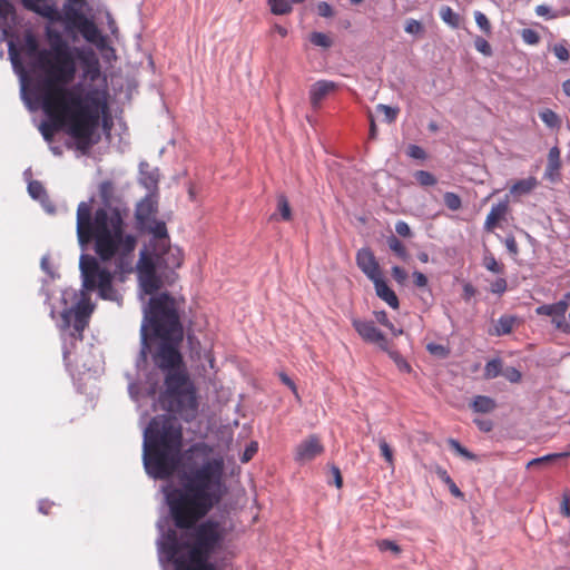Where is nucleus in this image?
I'll return each mask as SVG.
<instances>
[{
	"instance_id": "6",
	"label": "nucleus",
	"mask_w": 570,
	"mask_h": 570,
	"mask_svg": "<svg viewBox=\"0 0 570 570\" xmlns=\"http://www.w3.org/2000/svg\"><path fill=\"white\" fill-rule=\"evenodd\" d=\"M45 35L49 41V48H42L41 61L50 62L53 66L51 67L52 78L57 86L68 88L67 86L75 80L77 72L72 50L59 30L46 27Z\"/></svg>"
},
{
	"instance_id": "52",
	"label": "nucleus",
	"mask_w": 570,
	"mask_h": 570,
	"mask_svg": "<svg viewBox=\"0 0 570 570\" xmlns=\"http://www.w3.org/2000/svg\"><path fill=\"white\" fill-rule=\"evenodd\" d=\"M317 12L321 17L324 18H330L334 14L332 6L325 1L318 2Z\"/></svg>"
},
{
	"instance_id": "29",
	"label": "nucleus",
	"mask_w": 570,
	"mask_h": 570,
	"mask_svg": "<svg viewBox=\"0 0 570 570\" xmlns=\"http://www.w3.org/2000/svg\"><path fill=\"white\" fill-rule=\"evenodd\" d=\"M273 14H288L292 12L289 0H267Z\"/></svg>"
},
{
	"instance_id": "58",
	"label": "nucleus",
	"mask_w": 570,
	"mask_h": 570,
	"mask_svg": "<svg viewBox=\"0 0 570 570\" xmlns=\"http://www.w3.org/2000/svg\"><path fill=\"white\" fill-rule=\"evenodd\" d=\"M395 230L402 237L411 236V229H410L409 225L405 222H399L395 225Z\"/></svg>"
},
{
	"instance_id": "55",
	"label": "nucleus",
	"mask_w": 570,
	"mask_h": 570,
	"mask_svg": "<svg viewBox=\"0 0 570 570\" xmlns=\"http://www.w3.org/2000/svg\"><path fill=\"white\" fill-rule=\"evenodd\" d=\"M9 56H10L13 68L16 70L19 69V70L23 71L22 62L19 58L18 52L13 48V46H10V48H9Z\"/></svg>"
},
{
	"instance_id": "42",
	"label": "nucleus",
	"mask_w": 570,
	"mask_h": 570,
	"mask_svg": "<svg viewBox=\"0 0 570 570\" xmlns=\"http://www.w3.org/2000/svg\"><path fill=\"white\" fill-rule=\"evenodd\" d=\"M379 446H380L382 456L385 459V461L389 463V465L393 468L394 466L393 450L391 449L389 443L384 439H381L379 441Z\"/></svg>"
},
{
	"instance_id": "40",
	"label": "nucleus",
	"mask_w": 570,
	"mask_h": 570,
	"mask_svg": "<svg viewBox=\"0 0 570 570\" xmlns=\"http://www.w3.org/2000/svg\"><path fill=\"white\" fill-rule=\"evenodd\" d=\"M443 202L445 206L452 212L459 210L462 204L460 196L451 191L444 194Z\"/></svg>"
},
{
	"instance_id": "44",
	"label": "nucleus",
	"mask_w": 570,
	"mask_h": 570,
	"mask_svg": "<svg viewBox=\"0 0 570 570\" xmlns=\"http://www.w3.org/2000/svg\"><path fill=\"white\" fill-rule=\"evenodd\" d=\"M521 38L527 45H538L540 42V36L539 33L530 28L523 29L521 31Z\"/></svg>"
},
{
	"instance_id": "56",
	"label": "nucleus",
	"mask_w": 570,
	"mask_h": 570,
	"mask_svg": "<svg viewBox=\"0 0 570 570\" xmlns=\"http://www.w3.org/2000/svg\"><path fill=\"white\" fill-rule=\"evenodd\" d=\"M504 243H505V246L511 255H513V256L518 255L519 248H518L517 240L513 236L507 237Z\"/></svg>"
},
{
	"instance_id": "9",
	"label": "nucleus",
	"mask_w": 570,
	"mask_h": 570,
	"mask_svg": "<svg viewBox=\"0 0 570 570\" xmlns=\"http://www.w3.org/2000/svg\"><path fill=\"white\" fill-rule=\"evenodd\" d=\"M79 267L82 286L87 291H98L99 296L104 299L114 301L117 298V292L112 286V274L107 268L101 267L96 257L82 254Z\"/></svg>"
},
{
	"instance_id": "13",
	"label": "nucleus",
	"mask_w": 570,
	"mask_h": 570,
	"mask_svg": "<svg viewBox=\"0 0 570 570\" xmlns=\"http://www.w3.org/2000/svg\"><path fill=\"white\" fill-rule=\"evenodd\" d=\"M181 341L160 340V344L153 355L155 365L167 373L183 367V356L179 352Z\"/></svg>"
},
{
	"instance_id": "26",
	"label": "nucleus",
	"mask_w": 570,
	"mask_h": 570,
	"mask_svg": "<svg viewBox=\"0 0 570 570\" xmlns=\"http://www.w3.org/2000/svg\"><path fill=\"white\" fill-rule=\"evenodd\" d=\"M514 324L515 317L503 315L498 320L493 334L498 336L510 334L513 330Z\"/></svg>"
},
{
	"instance_id": "62",
	"label": "nucleus",
	"mask_w": 570,
	"mask_h": 570,
	"mask_svg": "<svg viewBox=\"0 0 570 570\" xmlns=\"http://www.w3.org/2000/svg\"><path fill=\"white\" fill-rule=\"evenodd\" d=\"M53 507V502L47 500V499H43V500H40L39 501V504H38V510L39 512H41L42 514H49L50 513V510L51 508Z\"/></svg>"
},
{
	"instance_id": "18",
	"label": "nucleus",
	"mask_w": 570,
	"mask_h": 570,
	"mask_svg": "<svg viewBox=\"0 0 570 570\" xmlns=\"http://www.w3.org/2000/svg\"><path fill=\"white\" fill-rule=\"evenodd\" d=\"M338 88L337 83L331 80H318L309 88V102L313 109L317 110L322 101Z\"/></svg>"
},
{
	"instance_id": "8",
	"label": "nucleus",
	"mask_w": 570,
	"mask_h": 570,
	"mask_svg": "<svg viewBox=\"0 0 570 570\" xmlns=\"http://www.w3.org/2000/svg\"><path fill=\"white\" fill-rule=\"evenodd\" d=\"M127 212L126 202L110 179L98 183L96 191L77 208V214H127Z\"/></svg>"
},
{
	"instance_id": "39",
	"label": "nucleus",
	"mask_w": 570,
	"mask_h": 570,
	"mask_svg": "<svg viewBox=\"0 0 570 570\" xmlns=\"http://www.w3.org/2000/svg\"><path fill=\"white\" fill-rule=\"evenodd\" d=\"M414 177L416 181L424 187L433 186L436 184V178L434 177V175L426 170H417L414 174Z\"/></svg>"
},
{
	"instance_id": "23",
	"label": "nucleus",
	"mask_w": 570,
	"mask_h": 570,
	"mask_svg": "<svg viewBox=\"0 0 570 570\" xmlns=\"http://www.w3.org/2000/svg\"><path fill=\"white\" fill-rule=\"evenodd\" d=\"M375 286L376 295L384 301L389 306L396 309L400 306L399 298L395 292L389 287L383 277H379L376 281H373Z\"/></svg>"
},
{
	"instance_id": "63",
	"label": "nucleus",
	"mask_w": 570,
	"mask_h": 570,
	"mask_svg": "<svg viewBox=\"0 0 570 570\" xmlns=\"http://www.w3.org/2000/svg\"><path fill=\"white\" fill-rule=\"evenodd\" d=\"M375 316H376L377 322L381 323L382 325H384L389 328L393 327L392 323L389 321L386 312H384V311L376 312Z\"/></svg>"
},
{
	"instance_id": "20",
	"label": "nucleus",
	"mask_w": 570,
	"mask_h": 570,
	"mask_svg": "<svg viewBox=\"0 0 570 570\" xmlns=\"http://www.w3.org/2000/svg\"><path fill=\"white\" fill-rule=\"evenodd\" d=\"M538 185L539 181L533 176L517 180L510 186L509 193L505 195V198H511L512 200L518 202L522 197L531 194L533 189L537 188Z\"/></svg>"
},
{
	"instance_id": "46",
	"label": "nucleus",
	"mask_w": 570,
	"mask_h": 570,
	"mask_svg": "<svg viewBox=\"0 0 570 570\" xmlns=\"http://www.w3.org/2000/svg\"><path fill=\"white\" fill-rule=\"evenodd\" d=\"M377 548L380 551L384 552V551H391L395 554H399L401 552V548L399 544H396L394 541L392 540H389V539H383V540H380L377 541Z\"/></svg>"
},
{
	"instance_id": "2",
	"label": "nucleus",
	"mask_w": 570,
	"mask_h": 570,
	"mask_svg": "<svg viewBox=\"0 0 570 570\" xmlns=\"http://www.w3.org/2000/svg\"><path fill=\"white\" fill-rule=\"evenodd\" d=\"M136 228L150 235L139 252L134 266V250L137 237L125 232L122 216H77V235L81 247L94 244L96 255L102 262L116 259V267L122 274L136 271L146 294L156 293L175 269L184 263V253L170 245L167 227L156 216H135Z\"/></svg>"
},
{
	"instance_id": "25",
	"label": "nucleus",
	"mask_w": 570,
	"mask_h": 570,
	"mask_svg": "<svg viewBox=\"0 0 570 570\" xmlns=\"http://www.w3.org/2000/svg\"><path fill=\"white\" fill-rule=\"evenodd\" d=\"M472 409L479 413H489L495 409L493 399L484 395H478L472 402Z\"/></svg>"
},
{
	"instance_id": "54",
	"label": "nucleus",
	"mask_w": 570,
	"mask_h": 570,
	"mask_svg": "<svg viewBox=\"0 0 570 570\" xmlns=\"http://www.w3.org/2000/svg\"><path fill=\"white\" fill-rule=\"evenodd\" d=\"M392 276L399 284H403L407 278L406 272L400 266L392 268Z\"/></svg>"
},
{
	"instance_id": "3",
	"label": "nucleus",
	"mask_w": 570,
	"mask_h": 570,
	"mask_svg": "<svg viewBox=\"0 0 570 570\" xmlns=\"http://www.w3.org/2000/svg\"><path fill=\"white\" fill-rule=\"evenodd\" d=\"M73 94L78 99L77 107L67 104L68 107L58 108V116H51L43 110L51 122L42 124L40 131L45 140L51 141L55 132L63 129L76 140L77 148L86 153L96 144L92 137L98 129L101 115L108 112V104L105 98L92 91L82 95L73 89Z\"/></svg>"
},
{
	"instance_id": "61",
	"label": "nucleus",
	"mask_w": 570,
	"mask_h": 570,
	"mask_svg": "<svg viewBox=\"0 0 570 570\" xmlns=\"http://www.w3.org/2000/svg\"><path fill=\"white\" fill-rule=\"evenodd\" d=\"M409 155L411 157H413V158H416V159H422V158L425 157L424 150L420 146H416V145H411L410 146Z\"/></svg>"
},
{
	"instance_id": "12",
	"label": "nucleus",
	"mask_w": 570,
	"mask_h": 570,
	"mask_svg": "<svg viewBox=\"0 0 570 570\" xmlns=\"http://www.w3.org/2000/svg\"><path fill=\"white\" fill-rule=\"evenodd\" d=\"M83 7L77 4L65 3L61 12V21L66 29L78 30L88 42H96L100 36L99 29L83 12Z\"/></svg>"
},
{
	"instance_id": "17",
	"label": "nucleus",
	"mask_w": 570,
	"mask_h": 570,
	"mask_svg": "<svg viewBox=\"0 0 570 570\" xmlns=\"http://www.w3.org/2000/svg\"><path fill=\"white\" fill-rule=\"evenodd\" d=\"M358 268L373 282L382 276L380 265L370 248H362L356 254Z\"/></svg>"
},
{
	"instance_id": "41",
	"label": "nucleus",
	"mask_w": 570,
	"mask_h": 570,
	"mask_svg": "<svg viewBox=\"0 0 570 570\" xmlns=\"http://www.w3.org/2000/svg\"><path fill=\"white\" fill-rule=\"evenodd\" d=\"M376 110L383 112L386 122L392 124L395 121L399 115V108H393L387 105L380 104L376 106Z\"/></svg>"
},
{
	"instance_id": "35",
	"label": "nucleus",
	"mask_w": 570,
	"mask_h": 570,
	"mask_svg": "<svg viewBox=\"0 0 570 570\" xmlns=\"http://www.w3.org/2000/svg\"><path fill=\"white\" fill-rule=\"evenodd\" d=\"M448 444L456 454L463 456L464 459L471 461L476 460V455L470 452L466 448L462 446L458 440L449 439Z\"/></svg>"
},
{
	"instance_id": "10",
	"label": "nucleus",
	"mask_w": 570,
	"mask_h": 570,
	"mask_svg": "<svg viewBox=\"0 0 570 570\" xmlns=\"http://www.w3.org/2000/svg\"><path fill=\"white\" fill-rule=\"evenodd\" d=\"M159 180L160 173L157 167H151L146 161L139 164L138 183L146 188L147 194L137 203L135 214H157L159 204Z\"/></svg>"
},
{
	"instance_id": "48",
	"label": "nucleus",
	"mask_w": 570,
	"mask_h": 570,
	"mask_svg": "<svg viewBox=\"0 0 570 570\" xmlns=\"http://www.w3.org/2000/svg\"><path fill=\"white\" fill-rule=\"evenodd\" d=\"M508 287L507 279L503 277H498L490 284V292L493 294L502 295Z\"/></svg>"
},
{
	"instance_id": "19",
	"label": "nucleus",
	"mask_w": 570,
	"mask_h": 570,
	"mask_svg": "<svg viewBox=\"0 0 570 570\" xmlns=\"http://www.w3.org/2000/svg\"><path fill=\"white\" fill-rule=\"evenodd\" d=\"M27 10L36 12L37 14L48 19L51 22L61 21V12L53 3H48L45 0H31L26 2Z\"/></svg>"
},
{
	"instance_id": "49",
	"label": "nucleus",
	"mask_w": 570,
	"mask_h": 570,
	"mask_svg": "<svg viewBox=\"0 0 570 570\" xmlns=\"http://www.w3.org/2000/svg\"><path fill=\"white\" fill-rule=\"evenodd\" d=\"M502 375L511 383H519L522 379L521 372L513 366L502 370Z\"/></svg>"
},
{
	"instance_id": "36",
	"label": "nucleus",
	"mask_w": 570,
	"mask_h": 570,
	"mask_svg": "<svg viewBox=\"0 0 570 570\" xmlns=\"http://www.w3.org/2000/svg\"><path fill=\"white\" fill-rule=\"evenodd\" d=\"M568 455H570V453H568V452L567 453L547 454V455L541 456V458L532 459L531 461L528 462L527 468L530 469V468L541 466V465H543L547 462H551V461H553L556 459L568 456Z\"/></svg>"
},
{
	"instance_id": "34",
	"label": "nucleus",
	"mask_w": 570,
	"mask_h": 570,
	"mask_svg": "<svg viewBox=\"0 0 570 570\" xmlns=\"http://www.w3.org/2000/svg\"><path fill=\"white\" fill-rule=\"evenodd\" d=\"M441 19L449 26L456 28L459 26V14L451 7L444 6L440 9Z\"/></svg>"
},
{
	"instance_id": "60",
	"label": "nucleus",
	"mask_w": 570,
	"mask_h": 570,
	"mask_svg": "<svg viewBox=\"0 0 570 570\" xmlns=\"http://www.w3.org/2000/svg\"><path fill=\"white\" fill-rule=\"evenodd\" d=\"M331 473L334 478V484L336 485L337 489H341L343 485V478L341 474V470L337 466L333 465L331 468Z\"/></svg>"
},
{
	"instance_id": "64",
	"label": "nucleus",
	"mask_w": 570,
	"mask_h": 570,
	"mask_svg": "<svg viewBox=\"0 0 570 570\" xmlns=\"http://www.w3.org/2000/svg\"><path fill=\"white\" fill-rule=\"evenodd\" d=\"M474 422L483 432H490L493 428V423L490 420H474Z\"/></svg>"
},
{
	"instance_id": "47",
	"label": "nucleus",
	"mask_w": 570,
	"mask_h": 570,
	"mask_svg": "<svg viewBox=\"0 0 570 570\" xmlns=\"http://www.w3.org/2000/svg\"><path fill=\"white\" fill-rule=\"evenodd\" d=\"M404 30H405V32H407L410 35H420V33H423L424 27L420 21H417L415 19H409L405 22Z\"/></svg>"
},
{
	"instance_id": "11",
	"label": "nucleus",
	"mask_w": 570,
	"mask_h": 570,
	"mask_svg": "<svg viewBox=\"0 0 570 570\" xmlns=\"http://www.w3.org/2000/svg\"><path fill=\"white\" fill-rule=\"evenodd\" d=\"M92 311L94 306L91 305L90 299L82 296L73 306L66 307L60 313V323L58 324V327L60 331L65 332L72 326L70 336L75 341H82L83 332L89 324Z\"/></svg>"
},
{
	"instance_id": "27",
	"label": "nucleus",
	"mask_w": 570,
	"mask_h": 570,
	"mask_svg": "<svg viewBox=\"0 0 570 570\" xmlns=\"http://www.w3.org/2000/svg\"><path fill=\"white\" fill-rule=\"evenodd\" d=\"M436 474L441 479V481L448 485L452 495H454L455 498H460V499H462L464 497L463 492L458 488V485L452 480V478L449 475L446 470H444L442 468H438Z\"/></svg>"
},
{
	"instance_id": "4",
	"label": "nucleus",
	"mask_w": 570,
	"mask_h": 570,
	"mask_svg": "<svg viewBox=\"0 0 570 570\" xmlns=\"http://www.w3.org/2000/svg\"><path fill=\"white\" fill-rule=\"evenodd\" d=\"M140 336L144 357L150 352V342L154 340L183 341L184 328L177 302L168 293L158 294L149 299L148 306L144 309Z\"/></svg>"
},
{
	"instance_id": "7",
	"label": "nucleus",
	"mask_w": 570,
	"mask_h": 570,
	"mask_svg": "<svg viewBox=\"0 0 570 570\" xmlns=\"http://www.w3.org/2000/svg\"><path fill=\"white\" fill-rule=\"evenodd\" d=\"M165 386L177 413L187 422L194 420L198 412L197 390L186 370L167 372Z\"/></svg>"
},
{
	"instance_id": "14",
	"label": "nucleus",
	"mask_w": 570,
	"mask_h": 570,
	"mask_svg": "<svg viewBox=\"0 0 570 570\" xmlns=\"http://www.w3.org/2000/svg\"><path fill=\"white\" fill-rule=\"evenodd\" d=\"M568 311L567 301H559L554 304H546L537 307L538 315H547L552 317L553 325L563 333L570 334V313L566 317Z\"/></svg>"
},
{
	"instance_id": "38",
	"label": "nucleus",
	"mask_w": 570,
	"mask_h": 570,
	"mask_svg": "<svg viewBox=\"0 0 570 570\" xmlns=\"http://www.w3.org/2000/svg\"><path fill=\"white\" fill-rule=\"evenodd\" d=\"M387 244L391 250H393L400 258L406 259L407 252L401 240H399L395 236H391L387 239Z\"/></svg>"
},
{
	"instance_id": "16",
	"label": "nucleus",
	"mask_w": 570,
	"mask_h": 570,
	"mask_svg": "<svg viewBox=\"0 0 570 570\" xmlns=\"http://www.w3.org/2000/svg\"><path fill=\"white\" fill-rule=\"evenodd\" d=\"M323 451L324 446L322 445L320 438L316 435H309L296 446L295 460L301 463L308 462L322 454Z\"/></svg>"
},
{
	"instance_id": "50",
	"label": "nucleus",
	"mask_w": 570,
	"mask_h": 570,
	"mask_svg": "<svg viewBox=\"0 0 570 570\" xmlns=\"http://www.w3.org/2000/svg\"><path fill=\"white\" fill-rule=\"evenodd\" d=\"M474 47L479 52L483 53L484 56L492 55V48L490 43L482 37H476V39L474 40Z\"/></svg>"
},
{
	"instance_id": "57",
	"label": "nucleus",
	"mask_w": 570,
	"mask_h": 570,
	"mask_svg": "<svg viewBox=\"0 0 570 570\" xmlns=\"http://www.w3.org/2000/svg\"><path fill=\"white\" fill-rule=\"evenodd\" d=\"M257 452V444L256 443H252L249 446L246 448V450L244 451L243 455H242V462H248L249 460H252V458L254 456V454Z\"/></svg>"
},
{
	"instance_id": "24",
	"label": "nucleus",
	"mask_w": 570,
	"mask_h": 570,
	"mask_svg": "<svg viewBox=\"0 0 570 570\" xmlns=\"http://www.w3.org/2000/svg\"><path fill=\"white\" fill-rule=\"evenodd\" d=\"M560 167V149L557 146H554L549 150L548 154V165L546 169V175L552 178L556 174L559 173Z\"/></svg>"
},
{
	"instance_id": "30",
	"label": "nucleus",
	"mask_w": 570,
	"mask_h": 570,
	"mask_svg": "<svg viewBox=\"0 0 570 570\" xmlns=\"http://www.w3.org/2000/svg\"><path fill=\"white\" fill-rule=\"evenodd\" d=\"M500 374H502V361L500 358L491 360L485 364L484 377L487 380L494 379Z\"/></svg>"
},
{
	"instance_id": "22",
	"label": "nucleus",
	"mask_w": 570,
	"mask_h": 570,
	"mask_svg": "<svg viewBox=\"0 0 570 570\" xmlns=\"http://www.w3.org/2000/svg\"><path fill=\"white\" fill-rule=\"evenodd\" d=\"M180 548L181 547L178 540V535L175 530H168L159 542L160 552L164 553L169 560H173L177 557Z\"/></svg>"
},
{
	"instance_id": "51",
	"label": "nucleus",
	"mask_w": 570,
	"mask_h": 570,
	"mask_svg": "<svg viewBox=\"0 0 570 570\" xmlns=\"http://www.w3.org/2000/svg\"><path fill=\"white\" fill-rule=\"evenodd\" d=\"M391 357L394 360L399 370L403 372H410L411 366L397 352H390Z\"/></svg>"
},
{
	"instance_id": "33",
	"label": "nucleus",
	"mask_w": 570,
	"mask_h": 570,
	"mask_svg": "<svg viewBox=\"0 0 570 570\" xmlns=\"http://www.w3.org/2000/svg\"><path fill=\"white\" fill-rule=\"evenodd\" d=\"M534 11H535L537 16L543 17V18H546L548 20L557 19L559 17H563V16L568 14V11H566V10H562V11H559V12H554L547 4H539V6H537Z\"/></svg>"
},
{
	"instance_id": "32",
	"label": "nucleus",
	"mask_w": 570,
	"mask_h": 570,
	"mask_svg": "<svg viewBox=\"0 0 570 570\" xmlns=\"http://www.w3.org/2000/svg\"><path fill=\"white\" fill-rule=\"evenodd\" d=\"M539 117L549 128H557L560 126L559 116L549 108L541 110L539 112Z\"/></svg>"
},
{
	"instance_id": "21",
	"label": "nucleus",
	"mask_w": 570,
	"mask_h": 570,
	"mask_svg": "<svg viewBox=\"0 0 570 570\" xmlns=\"http://www.w3.org/2000/svg\"><path fill=\"white\" fill-rule=\"evenodd\" d=\"M28 193L35 200H38L41 204L42 209L48 214H52L56 210V207L50 200L49 195L41 181H29Z\"/></svg>"
},
{
	"instance_id": "31",
	"label": "nucleus",
	"mask_w": 570,
	"mask_h": 570,
	"mask_svg": "<svg viewBox=\"0 0 570 570\" xmlns=\"http://www.w3.org/2000/svg\"><path fill=\"white\" fill-rule=\"evenodd\" d=\"M309 41L312 45L322 47L324 49H327L333 45V40L328 35L317 31H314L309 35Z\"/></svg>"
},
{
	"instance_id": "59",
	"label": "nucleus",
	"mask_w": 570,
	"mask_h": 570,
	"mask_svg": "<svg viewBox=\"0 0 570 570\" xmlns=\"http://www.w3.org/2000/svg\"><path fill=\"white\" fill-rule=\"evenodd\" d=\"M413 282L417 287H425L428 285V277L421 272H414Z\"/></svg>"
},
{
	"instance_id": "1",
	"label": "nucleus",
	"mask_w": 570,
	"mask_h": 570,
	"mask_svg": "<svg viewBox=\"0 0 570 570\" xmlns=\"http://www.w3.org/2000/svg\"><path fill=\"white\" fill-rule=\"evenodd\" d=\"M183 449V430L170 417H154L145 431L144 465L148 475L166 480L181 465L179 485L166 494L175 525L187 530L185 553L175 570H218L226 530L214 519L203 520L226 494L225 461L214 446L196 442Z\"/></svg>"
},
{
	"instance_id": "5",
	"label": "nucleus",
	"mask_w": 570,
	"mask_h": 570,
	"mask_svg": "<svg viewBox=\"0 0 570 570\" xmlns=\"http://www.w3.org/2000/svg\"><path fill=\"white\" fill-rule=\"evenodd\" d=\"M22 51L30 59L31 68L38 73L36 90L41 102L42 110H46L51 116H58L60 107H77L78 99L73 94V89L62 88L57 86L56 80L52 78L53 67L50 62L41 61L42 49L35 35L31 32L26 33L23 38Z\"/></svg>"
},
{
	"instance_id": "45",
	"label": "nucleus",
	"mask_w": 570,
	"mask_h": 570,
	"mask_svg": "<svg viewBox=\"0 0 570 570\" xmlns=\"http://www.w3.org/2000/svg\"><path fill=\"white\" fill-rule=\"evenodd\" d=\"M16 14V9L11 2L8 0H0V18L1 19H9L13 18Z\"/></svg>"
},
{
	"instance_id": "43",
	"label": "nucleus",
	"mask_w": 570,
	"mask_h": 570,
	"mask_svg": "<svg viewBox=\"0 0 570 570\" xmlns=\"http://www.w3.org/2000/svg\"><path fill=\"white\" fill-rule=\"evenodd\" d=\"M474 19H475V22L478 24V27L485 33V35H490L491 33V23L488 19V17L481 12V11H475L474 12Z\"/></svg>"
},
{
	"instance_id": "53",
	"label": "nucleus",
	"mask_w": 570,
	"mask_h": 570,
	"mask_svg": "<svg viewBox=\"0 0 570 570\" xmlns=\"http://www.w3.org/2000/svg\"><path fill=\"white\" fill-rule=\"evenodd\" d=\"M277 209L279 214H291L289 203L284 195L277 197Z\"/></svg>"
},
{
	"instance_id": "15",
	"label": "nucleus",
	"mask_w": 570,
	"mask_h": 570,
	"mask_svg": "<svg viewBox=\"0 0 570 570\" xmlns=\"http://www.w3.org/2000/svg\"><path fill=\"white\" fill-rule=\"evenodd\" d=\"M353 327L358 335L368 343H374L382 350H387V340L384 334L374 325L372 321L353 320Z\"/></svg>"
},
{
	"instance_id": "28",
	"label": "nucleus",
	"mask_w": 570,
	"mask_h": 570,
	"mask_svg": "<svg viewBox=\"0 0 570 570\" xmlns=\"http://www.w3.org/2000/svg\"><path fill=\"white\" fill-rule=\"evenodd\" d=\"M482 265L490 272L501 275L504 273V265L499 263L491 253H485Z\"/></svg>"
},
{
	"instance_id": "37",
	"label": "nucleus",
	"mask_w": 570,
	"mask_h": 570,
	"mask_svg": "<svg viewBox=\"0 0 570 570\" xmlns=\"http://www.w3.org/2000/svg\"><path fill=\"white\" fill-rule=\"evenodd\" d=\"M552 52L561 62H568L570 59V52L564 40L553 45Z\"/></svg>"
}]
</instances>
